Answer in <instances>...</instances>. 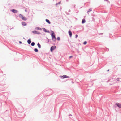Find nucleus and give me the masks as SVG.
Returning <instances> with one entry per match:
<instances>
[{"instance_id":"4be33fe9","label":"nucleus","mask_w":121,"mask_h":121,"mask_svg":"<svg viewBox=\"0 0 121 121\" xmlns=\"http://www.w3.org/2000/svg\"><path fill=\"white\" fill-rule=\"evenodd\" d=\"M73 57V56H70L69 57V58H71Z\"/></svg>"},{"instance_id":"b1692460","label":"nucleus","mask_w":121,"mask_h":121,"mask_svg":"<svg viewBox=\"0 0 121 121\" xmlns=\"http://www.w3.org/2000/svg\"><path fill=\"white\" fill-rule=\"evenodd\" d=\"M19 43H20V44H21V43H22V42H21V41H19Z\"/></svg>"},{"instance_id":"39448f33","label":"nucleus","mask_w":121,"mask_h":121,"mask_svg":"<svg viewBox=\"0 0 121 121\" xmlns=\"http://www.w3.org/2000/svg\"><path fill=\"white\" fill-rule=\"evenodd\" d=\"M116 104L118 107L120 108H121V104L117 103H116Z\"/></svg>"},{"instance_id":"f3484780","label":"nucleus","mask_w":121,"mask_h":121,"mask_svg":"<svg viewBox=\"0 0 121 121\" xmlns=\"http://www.w3.org/2000/svg\"><path fill=\"white\" fill-rule=\"evenodd\" d=\"M87 42L86 41H85L83 43V44H84V45H86V44H87Z\"/></svg>"},{"instance_id":"0eeeda50","label":"nucleus","mask_w":121,"mask_h":121,"mask_svg":"<svg viewBox=\"0 0 121 121\" xmlns=\"http://www.w3.org/2000/svg\"><path fill=\"white\" fill-rule=\"evenodd\" d=\"M32 32L34 34H40L39 32L35 30L32 31Z\"/></svg>"},{"instance_id":"aec40b11","label":"nucleus","mask_w":121,"mask_h":121,"mask_svg":"<svg viewBox=\"0 0 121 121\" xmlns=\"http://www.w3.org/2000/svg\"><path fill=\"white\" fill-rule=\"evenodd\" d=\"M91 11H92L91 9H89V11H88L87 13H88L89 12Z\"/></svg>"},{"instance_id":"f8f14e48","label":"nucleus","mask_w":121,"mask_h":121,"mask_svg":"<svg viewBox=\"0 0 121 121\" xmlns=\"http://www.w3.org/2000/svg\"><path fill=\"white\" fill-rule=\"evenodd\" d=\"M85 22V20L84 19H83L82 21V23H84Z\"/></svg>"},{"instance_id":"4468645a","label":"nucleus","mask_w":121,"mask_h":121,"mask_svg":"<svg viewBox=\"0 0 121 121\" xmlns=\"http://www.w3.org/2000/svg\"><path fill=\"white\" fill-rule=\"evenodd\" d=\"M37 45L39 48H41V45L39 43H38Z\"/></svg>"},{"instance_id":"5701e85b","label":"nucleus","mask_w":121,"mask_h":121,"mask_svg":"<svg viewBox=\"0 0 121 121\" xmlns=\"http://www.w3.org/2000/svg\"><path fill=\"white\" fill-rule=\"evenodd\" d=\"M108 50H109V49L108 48H106V51H108Z\"/></svg>"},{"instance_id":"6e6552de","label":"nucleus","mask_w":121,"mask_h":121,"mask_svg":"<svg viewBox=\"0 0 121 121\" xmlns=\"http://www.w3.org/2000/svg\"><path fill=\"white\" fill-rule=\"evenodd\" d=\"M69 35L70 37H71L72 35V34L71 32L70 31H69Z\"/></svg>"},{"instance_id":"393cba45","label":"nucleus","mask_w":121,"mask_h":121,"mask_svg":"<svg viewBox=\"0 0 121 121\" xmlns=\"http://www.w3.org/2000/svg\"><path fill=\"white\" fill-rule=\"evenodd\" d=\"M25 11L26 12H27V10L26 9H25Z\"/></svg>"},{"instance_id":"9b49d317","label":"nucleus","mask_w":121,"mask_h":121,"mask_svg":"<svg viewBox=\"0 0 121 121\" xmlns=\"http://www.w3.org/2000/svg\"><path fill=\"white\" fill-rule=\"evenodd\" d=\"M27 42L28 44H30L31 42V41L30 40V39L28 40H27Z\"/></svg>"},{"instance_id":"2eb2a0df","label":"nucleus","mask_w":121,"mask_h":121,"mask_svg":"<svg viewBox=\"0 0 121 121\" xmlns=\"http://www.w3.org/2000/svg\"><path fill=\"white\" fill-rule=\"evenodd\" d=\"M34 51H35L36 52H38V50L37 48H35L34 49Z\"/></svg>"},{"instance_id":"f03ea898","label":"nucleus","mask_w":121,"mask_h":121,"mask_svg":"<svg viewBox=\"0 0 121 121\" xmlns=\"http://www.w3.org/2000/svg\"><path fill=\"white\" fill-rule=\"evenodd\" d=\"M19 16L23 20H27L26 17H24L21 14L19 15Z\"/></svg>"},{"instance_id":"412c9836","label":"nucleus","mask_w":121,"mask_h":121,"mask_svg":"<svg viewBox=\"0 0 121 121\" xmlns=\"http://www.w3.org/2000/svg\"><path fill=\"white\" fill-rule=\"evenodd\" d=\"M75 35V36H76V38H77L78 37V35H77V34L76 35Z\"/></svg>"},{"instance_id":"bb28decb","label":"nucleus","mask_w":121,"mask_h":121,"mask_svg":"<svg viewBox=\"0 0 121 121\" xmlns=\"http://www.w3.org/2000/svg\"><path fill=\"white\" fill-rule=\"evenodd\" d=\"M109 70H107V71H109Z\"/></svg>"},{"instance_id":"7ed1b4c3","label":"nucleus","mask_w":121,"mask_h":121,"mask_svg":"<svg viewBox=\"0 0 121 121\" xmlns=\"http://www.w3.org/2000/svg\"><path fill=\"white\" fill-rule=\"evenodd\" d=\"M60 77L62 79L65 78H69V77L65 75H63V76H60Z\"/></svg>"},{"instance_id":"ddd939ff","label":"nucleus","mask_w":121,"mask_h":121,"mask_svg":"<svg viewBox=\"0 0 121 121\" xmlns=\"http://www.w3.org/2000/svg\"><path fill=\"white\" fill-rule=\"evenodd\" d=\"M36 29L38 30H41V29L39 27H37L36 28Z\"/></svg>"},{"instance_id":"cd10ccee","label":"nucleus","mask_w":121,"mask_h":121,"mask_svg":"<svg viewBox=\"0 0 121 121\" xmlns=\"http://www.w3.org/2000/svg\"><path fill=\"white\" fill-rule=\"evenodd\" d=\"M57 4H56V5H57Z\"/></svg>"},{"instance_id":"6ab92c4d","label":"nucleus","mask_w":121,"mask_h":121,"mask_svg":"<svg viewBox=\"0 0 121 121\" xmlns=\"http://www.w3.org/2000/svg\"><path fill=\"white\" fill-rule=\"evenodd\" d=\"M57 39L58 41L60 40V38L59 37H58L57 38Z\"/></svg>"},{"instance_id":"1a4fd4ad","label":"nucleus","mask_w":121,"mask_h":121,"mask_svg":"<svg viewBox=\"0 0 121 121\" xmlns=\"http://www.w3.org/2000/svg\"><path fill=\"white\" fill-rule=\"evenodd\" d=\"M22 24L23 26H26V22H22Z\"/></svg>"},{"instance_id":"a878e982","label":"nucleus","mask_w":121,"mask_h":121,"mask_svg":"<svg viewBox=\"0 0 121 121\" xmlns=\"http://www.w3.org/2000/svg\"><path fill=\"white\" fill-rule=\"evenodd\" d=\"M60 2L59 3V4H60Z\"/></svg>"},{"instance_id":"c85d7f7f","label":"nucleus","mask_w":121,"mask_h":121,"mask_svg":"<svg viewBox=\"0 0 121 121\" xmlns=\"http://www.w3.org/2000/svg\"><path fill=\"white\" fill-rule=\"evenodd\" d=\"M45 30H46L45 29H44Z\"/></svg>"},{"instance_id":"dca6fc26","label":"nucleus","mask_w":121,"mask_h":121,"mask_svg":"<svg viewBox=\"0 0 121 121\" xmlns=\"http://www.w3.org/2000/svg\"><path fill=\"white\" fill-rule=\"evenodd\" d=\"M35 43L34 42H32L31 43V45L32 46H34V45H35Z\"/></svg>"},{"instance_id":"423d86ee","label":"nucleus","mask_w":121,"mask_h":121,"mask_svg":"<svg viewBox=\"0 0 121 121\" xmlns=\"http://www.w3.org/2000/svg\"><path fill=\"white\" fill-rule=\"evenodd\" d=\"M11 11L15 13H17L18 12L17 10L14 9L11 10Z\"/></svg>"},{"instance_id":"a211bd4d","label":"nucleus","mask_w":121,"mask_h":121,"mask_svg":"<svg viewBox=\"0 0 121 121\" xmlns=\"http://www.w3.org/2000/svg\"><path fill=\"white\" fill-rule=\"evenodd\" d=\"M116 80L117 81H120V78H117V79Z\"/></svg>"},{"instance_id":"f257e3e1","label":"nucleus","mask_w":121,"mask_h":121,"mask_svg":"<svg viewBox=\"0 0 121 121\" xmlns=\"http://www.w3.org/2000/svg\"><path fill=\"white\" fill-rule=\"evenodd\" d=\"M51 35L52 38V40L54 41H55L56 40V38L55 36V34L53 32H52V33L51 34Z\"/></svg>"},{"instance_id":"9d476101","label":"nucleus","mask_w":121,"mask_h":121,"mask_svg":"<svg viewBox=\"0 0 121 121\" xmlns=\"http://www.w3.org/2000/svg\"><path fill=\"white\" fill-rule=\"evenodd\" d=\"M46 21L47 22H48L49 24H50L51 23L47 19H46Z\"/></svg>"},{"instance_id":"20e7f679","label":"nucleus","mask_w":121,"mask_h":121,"mask_svg":"<svg viewBox=\"0 0 121 121\" xmlns=\"http://www.w3.org/2000/svg\"><path fill=\"white\" fill-rule=\"evenodd\" d=\"M56 48V46H52L50 48V50L52 52L53 50L55 49Z\"/></svg>"}]
</instances>
